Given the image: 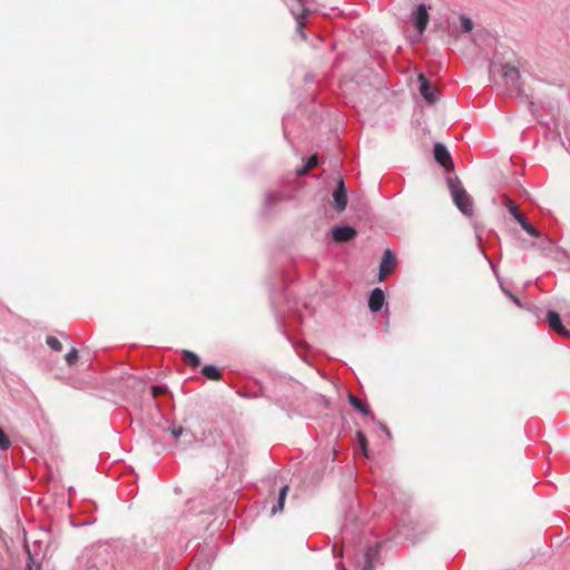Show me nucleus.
<instances>
[{
    "instance_id": "obj_1",
    "label": "nucleus",
    "mask_w": 570,
    "mask_h": 570,
    "mask_svg": "<svg viewBox=\"0 0 570 570\" xmlns=\"http://www.w3.org/2000/svg\"><path fill=\"white\" fill-rule=\"evenodd\" d=\"M449 188L456 207L466 216L473 214V202L459 179H449Z\"/></svg>"
},
{
    "instance_id": "obj_2",
    "label": "nucleus",
    "mask_w": 570,
    "mask_h": 570,
    "mask_svg": "<svg viewBox=\"0 0 570 570\" xmlns=\"http://www.w3.org/2000/svg\"><path fill=\"white\" fill-rule=\"evenodd\" d=\"M434 158L446 170L454 169V164L452 161L451 155L443 144L436 142L434 145Z\"/></svg>"
},
{
    "instance_id": "obj_3",
    "label": "nucleus",
    "mask_w": 570,
    "mask_h": 570,
    "mask_svg": "<svg viewBox=\"0 0 570 570\" xmlns=\"http://www.w3.org/2000/svg\"><path fill=\"white\" fill-rule=\"evenodd\" d=\"M396 267V257L391 249H386L383 254L380 265V279L383 281Z\"/></svg>"
},
{
    "instance_id": "obj_4",
    "label": "nucleus",
    "mask_w": 570,
    "mask_h": 570,
    "mask_svg": "<svg viewBox=\"0 0 570 570\" xmlns=\"http://www.w3.org/2000/svg\"><path fill=\"white\" fill-rule=\"evenodd\" d=\"M412 20L417 31L423 33L430 20V14L425 4L417 6L415 12L412 14Z\"/></svg>"
},
{
    "instance_id": "obj_5",
    "label": "nucleus",
    "mask_w": 570,
    "mask_h": 570,
    "mask_svg": "<svg viewBox=\"0 0 570 570\" xmlns=\"http://www.w3.org/2000/svg\"><path fill=\"white\" fill-rule=\"evenodd\" d=\"M547 323L559 335L570 337V331L562 325L561 317L557 312L549 311L547 313Z\"/></svg>"
},
{
    "instance_id": "obj_6",
    "label": "nucleus",
    "mask_w": 570,
    "mask_h": 570,
    "mask_svg": "<svg viewBox=\"0 0 570 570\" xmlns=\"http://www.w3.org/2000/svg\"><path fill=\"white\" fill-rule=\"evenodd\" d=\"M333 199H334L335 208L338 212H343L346 208L347 196H346L344 181L342 178H340L337 181V186L333 193Z\"/></svg>"
},
{
    "instance_id": "obj_7",
    "label": "nucleus",
    "mask_w": 570,
    "mask_h": 570,
    "mask_svg": "<svg viewBox=\"0 0 570 570\" xmlns=\"http://www.w3.org/2000/svg\"><path fill=\"white\" fill-rule=\"evenodd\" d=\"M419 82H420V94L424 97V99L433 104L438 100V90L432 88L429 80L424 75H419Z\"/></svg>"
},
{
    "instance_id": "obj_8",
    "label": "nucleus",
    "mask_w": 570,
    "mask_h": 570,
    "mask_svg": "<svg viewBox=\"0 0 570 570\" xmlns=\"http://www.w3.org/2000/svg\"><path fill=\"white\" fill-rule=\"evenodd\" d=\"M356 229L351 226H340L332 229L333 239L336 243H345L356 236Z\"/></svg>"
},
{
    "instance_id": "obj_9",
    "label": "nucleus",
    "mask_w": 570,
    "mask_h": 570,
    "mask_svg": "<svg viewBox=\"0 0 570 570\" xmlns=\"http://www.w3.org/2000/svg\"><path fill=\"white\" fill-rule=\"evenodd\" d=\"M502 70V76L505 79L507 83L510 85L512 88H518L520 79L519 69L511 65H505L503 66Z\"/></svg>"
},
{
    "instance_id": "obj_10",
    "label": "nucleus",
    "mask_w": 570,
    "mask_h": 570,
    "mask_svg": "<svg viewBox=\"0 0 570 570\" xmlns=\"http://www.w3.org/2000/svg\"><path fill=\"white\" fill-rule=\"evenodd\" d=\"M384 301H385V296H384L383 291L380 288H375L372 291V293L370 295L368 308L372 312L376 313L383 307Z\"/></svg>"
},
{
    "instance_id": "obj_11",
    "label": "nucleus",
    "mask_w": 570,
    "mask_h": 570,
    "mask_svg": "<svg viewBox=\"0 0 570 570\" xmlns=\"http://www.w3.org/2000/svg\"><path fill=\"white\" fill-rule=\"evenodd\" d=\"M347 400L355 410L360 411L364 415H370L371 411L365 402L353 394H348Z\"/></svg>"
},
{
    "instance_id": "obj_12",
    "label": "nucleus",
    "mask_w": 570,
    "mask_h": 570,
    "mask_svg": "<svg viewBox=\"0 0 570 570\" xmlns=\"http://www.w3.org/2000/svg\"><path fill=\"white\" fill-rule=\"evenodd\" d=\"M289 490V487L288 485H284L281 491H279V495H278V501L277 503L272 508V514H276L277 512H281L283 511L284 509V504H285V499H286V495H287V492Z\"/></svg>"
},
{
    "instance_id": "obj_13",
    "label": "nucleus",
    "mask_w": 570,
    "mask_h": 570,
    "mask_svg": "<svg viewBox=\"0 0 570 570\" xmlns=\"http://www.w3.org/2000/svg\"><path fill=\"white\" fill-rule=\"evenodd\" d=\"M181 356H183L184 363L190 367H197L200 364L199 357L195 353H193L188 350H184L181 352Z\"/></svg>"
},
{
    "instance_id": "obj_14",
    "label": "nucleus",
    "mask_w": 570,
    "mask_h": 570,
    "mask_svg": "<svg viewBox=\"0 0 570 570\" xmlns=\"http://www.w3.org/2000/svg\"><path fill=\"white\" fill-rule=\"evenodd\" d=\"M318 164V158L316 155H313L308 158L307 163L305 166L298 168L296 170V174L297 176H304L306 175L311 169H313L314 167H316Z\"/></svg>"
},
{
    "instance_id": "obj_15",
    "label": "nucleus",
    "mask_w": 570,
    "mask_h": 570,
    "mask_svg": "<svg viewBox=\"0 0 570 570\" xmlns=\"http://www.w3.org/2000/svg\"><path fill=\"white\" fill-rule=\"evenodd\" d=\"M202 373L212 381H217L220 379V372L219 370L214 365H205L202 368Z\"/></svg>"
},
{
    "instance_id": "obj_16",
    "label": "nucleus",
    "mask_w": 570,
    "mask_h": 570,
    "mask_svg": "<svg viewBox=\"0 0 570 570\" xmlns=\"http://www.w3.org/2000/svg\"><path fill=\"white\" fill-rule=\"evenodd\" d=\"M503 202H504L505 207L508 208L510 214L515 218L517 222H518V217L519 218L523 217V215L518 209V206L509 197L504 196Z\"/></svg>"
},
{
    "instance_id": "obj_17",
    "label": "nucleus",
    "mask_w": 570,
    "mask_h": 570,
    "mask_svg": "<svg viewBox=\"0 0 570 570\" xmlns=\"http://www.w3.org/2000/svg\"><path fill=\"white\" fill-rule=\"evenodd\" d=\"M518 223L529 235L533 237H540V233L525 219L524 216L522 218L518 217Z\"/></svg>"
},
{
    "instance_id": "obj_18",
    "label": "nucleus",
    "mask_w": 570,
    "mask_h": 570,
    "mask_svg": "<svg viewBox=\"0 0 570 570\" xmlns=\"http://www.w3.org/2000/svg\"><path fill=\"white\" fill-rule=\"evenodd\" d=\"M375 551L372 550V549H367L366 552H365V566L362 570H374V564H373V556H374Z\"/></svg>"
},
{
    "instance_id": "obj_19",
    "label": "nucleus",
    "mask_w": 570,
    "mask_h": 570,
    "mask_svg": "<svg viewBox=\"0 0 570 570\" xmlns=\"http://www.w3.org/2000/svg\"><path fill=\"white\" fill-rule=\"evenodd\" d=\"M357 441L364 456H367V440L363 432H357Z\"/></svg>"
},
{
    "instance_id": "obj_20",
    "label": "nucleus",
    "mask_w": 570,
    "mask_h": 570,
    "mask_svg": "<svg viewBox=\"0 0 570 570\" xmlns=\"http://www.w3.org/2000/svg\"><path fill=\"white\" fill-rule=\"evenodd\" d=\"M11 446V441L4 431L0 428V450L6 451Z\"/></svg>"
},
{
    "instance_id": "obj_21",
    "label": "nucleus",
    "mask_w": 570,
    "mask_h": 570,
    "mask_svg": "<svg viewBox=\"0 0 570 570\" xmlns=\"http://www.w3.org/2000/svg\"><path fill=\"white\" fill-rule=\"evenodd\" d=\"M47 344L57 352H60L62 350V344L60 341L55 336H48L47 337Z\"/></svg>"
},
{
    "instance_id": "obj_22",
    "label": "nucleus",
    "mask_w": 570,
    "mask_h": 570,
    "mask_svg": "<svg viewBox=\"0 0 570 570\" xmlns=\"http://www.w3.org/2000/svg\"><path fill=\"white\" fill-rule=\"evenodd\" d=\"M461 24L464 32H470L473 29V22L470 18L461 16Z\"/></svg>"
},
{
    "instance_id": "obj_23",
    "label": "nucleus",
    "mask_w": 570,
    "mask_h": 570,
    "mask_svg": "<svg viewBox=\"0 0 570 570\" xmlns=\"http://www.w3.org/2000/svg\"><path fill=\"white\" fill-rule=\"evenodd\" d=\"M66 362L69 365H72L78 360V351L76 348H72L70 352H68L65 356Z\"/></svg>"
},
{
    "instance_id": "obj_24",
    "label": "nucleus",
    "mask_w": 570,
    "mask_h": 570,
    "mask_svg": "<svg viewBox=\"0 0 570 570\" xmlns=\"http://www.w3.org/2000/svg\"><path fill=\"white\" fill-rule=\"evenodd\" d=\"M153 397H157L166 392V390L161 386H153L151 389Z\"/></svg>"
},
{
    "instance_id": "obj_25",
    "label": "nucleus",
    "mask_w": 570,
    "mask_h": 570,
    "mask_svg": "<svg viewBox=\"0 0 570 570\" xmlns=\"http://www.w3.org/2000/svg\"><path fill=\"white\" fill-rule=\"evenodd\" d=\"M170 433L175 439H178L184 433V429L181 426L171 428Z\"/></svg>"
},
{
    "instance_id": "obj_26",
    "label": "nucleus",
    "mask_w": 570,
    "mask_h": 570,
    "mask_svg": "<svg viewBox=\"0 0 570 570\" xmlns=\"http://www.w3.org/2000/svg\"><path fill=\"white\" fill-rule=\"evenodd\" d=\"M512 299L514 301V303L519 304V301L515 297H512Z\"/></svg>"
}]
</instances>
